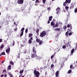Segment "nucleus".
Returning a JSON list of instances; mask_svg holds the SVG:
<instances>
[{"label": "nucleus", "mask_w": 77, "mask_h": 77, "mask_svg": "<svg viewBox=\"0 0 77 77\" xmlns=\"http://www.w3.org/2000/svg\"><path fill=\"white\" fill-rule=\"evenodd\" d=\"M34 74L35 75L36 77H39L40 75V73L38 71H37L35 69L34 71Z\"/></svg>", "instance_id": "nucleus-1"}, {"label": "nucleus", "mask_w": 77, "mask_h": 77, "mask_svg": "<svg viewBox=\"0 0 77 77\" xmlns=\"http://www.w3.org/2000/svg\"><path fill=\"white\" fill-rule=\"evenodd\" d=\"M47 35V33L45 31H43L42 32H41L40 33V36L42 38H43V36H45Z\"/></svg>", "instance_id": "nucleus-2"}, {"label": "nucleus", "mask_w": 77, "mask_h": 77, "mask_svg": "<svg viewBox=\"0 0 77 77\" xmlns=\"http://www.w3.org/2000/svg\"><path fill=\"white\" fill-rule=\"evenodd\" d=\"M71 0H66L65 2L63 3V5L64 6H66L67 3H70Z\"/></svg>", "instance_id": "nucleus-3"}, {"label": "nucleus", "mask_w": 77, "mask_h": 77, "mask_svg": "<svg viewBox=\"0 0 77 77\" xmlns=\"http://www.w3.org/2000/svg\"><path fill=\"white\" fill-rule=\"evenodd\" d=\"M24 2V0H18L17 1V3L18 4L20 5H22Z\"/></svg>", "instance_id": "nucleus-4"}, {"label": "nucleus", "mask_w": 77, "mask_h": 77, "mask_svg": "<svg viewBox=\"0 0 77 77\" xmlns=\"http://www.w3.org/2000/svg\"><path fill=\"white\" fill-rule=\"evenodd\" d=\"M32 52H33V53L36 54V50L35 49V47H33L32 48Z\"/></svg>", "instance_id": "nucleus-5"}, {"label": "nucleus", "mask_w": 77, "mask_h": 77, "mask_svg": "<svg viewBox=\"0 0 77 77\" xmlns=\"http://www.w3.org/2000/svg\"><path fill=\"white\" fill-rule=\"evenodd\" d=\"M56 11H57V12H56V14H58L60 12V8L58 7L56 9Z\"/></svg>", "instance_id": "nucleus-6"}, {"label": "nucleus", "mask_w": 77, "mask_h": 77, "mask_svg": "<svg viewBox=\"0 0 77 77\" xmlns=\"http://www.w3.org/2000/svg\"><path fill=\"white\" fill-rule=\"evenodd\" d=\"M59 71L58 70L56 72L55 74V77H59Z\"/></svg>", "instance_id": "nucleus-7"}, {"label": "nucleus", "mask_w": 77, "mask_h": 77, "mask_svg": "<svg viewBox=\"0 0 77 77\" xmlns=\"http://www.w3.org/2000/svg\"><path fill=\"white\" fill-rule=\"evenodd\" d=\"M36 56V54L33 53V54H31V57L32 58H34V57H35Z\"/></svg>", "instance_id": "nucleus-8"}, {"label": "nucleus", "mask_w": 77, "mask_h": 77, "mask_svg": "<svg viewBox=\"0 0 77 77\" xmlns=\"http://www.w3.org/2000/svg\"><path fill=\"white\" fill-rule=\"evenodd\" d=\"M10 50H11V49L10 48H8L6 50V53H7L8 54H9V52H10Z\"/></svg>", "instance_id": "nucleus-9"}, {"label": "nucleus", "mask_w": 77, "mask_h": 77, "mask_svg": "<svg viewBox=\"0 0 77 77\" xmlns=\"http://www.w3.org/2000/svg\"><path fill=\"white\" fill-rule=\"evenodd\" d=\"M11 67H12V66L11 65L8 66V69H7V71H9V70H11Z\"/></svg>", "instance_id": "nucleus-10"}, {"label": "nucleus", "mask_w": 77, "mask_h": 77, "mask_svg": "<svg viewBox=\"0 0 77 77\" xmlns=\"http://www.w3.org/2000/svg\"><path fill=\"white\" fill-rule=\"evenodd\" d=\"M51 26H54L55 25V23L54 22V21H52L51 23Z\"/></svg>", "instance_id": "nucleus-11"}, {"label": "nucleus", "mask_w": 77, "mask_h": 77, "mask_svg": "<svg viewBox=\"0 0 77 77\" xmlns=\"http://www.w3.org/2000/svg\"><path fill=\"white\" fill-rule=\"evenodd\" d=\"M59 26V24L58 23H56L55 24V26H54V28L57 27H58Z\"/></svg>", "instance_id": "nucleus-12"}, {"label": "nucleus", "mask_w": 77, "mask_h": 77, "mask_svg": "<svg viewBox=\"0 0 77 77\" xmlns=\"http://www.w3.org/2000/svg\"><path fill=\"white\" fill-rule=\"evenodd\" d=\"M55 55H56V54L54 53V54L52 55L51 57V59H53V58L54 57V56H55Z\"/></svg>", "instance_id": "nucleus-13"}, {"label": "nucleus", "mask_w": 77, "mask_h": 77, "mask_svg": "<svg viewBox=\"0 0 77 77\" xmlns=\"http://www.w3.org/2000/svg\"><path fill=\"white\" fill-rule=\"evenodd\" d=\"M49 20L50 21H51L52 20V18H53V16H50L49 17Z\"/></svg>", "instance_id": "nucleus-14"}, {"label": "nucleus", "mask_w": 77, "mask_h": 77, "mask_svg": "<svg viewBox=\"0 0 77 77\" xmlns=\"http://www.w3.org/2000/svg\"><path fill=\"white\" fill-rule=\"evenodd\" d=\"M40 39H38V38H37L36 39V41L37 42H40Z\"/></svg>", "instance_id": "nucleus-15"}, {"label": "nucleus", "mask_w": 77, "mask_h": 77, "mask_svg": "<svg viewBox=\"0 0 77 77\" xmlns=\"http://www.w3.org/2000/svg\"><path fill=\"white\" fill-rule=\"evenodd\" d=\"M54 30H55V31H60V29L57 28L54 29Z\"/></svg>", "instance_id": "nucleus-16"}, {"label": "nucleus", "mask_w": 77, "mask_h": 77, "mask_svg": "<svg viewBox=\"0 0 77 77\" xmlns=\"http://www.w3.org/2000/svg\"><path fill=\"white\" fill-rule=\"evenodd\" d=\"M74 7V5L73 4H72L70 6V9H72Z\"/></svg>", "instance_id": "nucleus-17"}, {"label": "nucleus", "mask_w": 77, "mask_h": 77, "mask_svg": "<svg viewBox=\"0 0 77 77\" xmlns=\"http://www.w3.org/2000/svg\"><path fill=\"white\" fill-rule=\"evenodd\" d=\"M39 42V45H41V44H42L43 42H42V41L40 40V41Z\"/></svg>", "instance_id": "nucleus-18"}, {"label": "nucleus", "mask_w": 77, "mask_h": 77, "mask_svg": "<svg viewBox=\"0 0 77 77\" xmlns=\"http://www.w3.org/2000/svg\"><path fill=\"white\" fill-rule=\"evenodd\" d=\"M33 36V34H31V33H29V38H31V37H32Z\"/></svg>", "instance_id": "nucleus-19"}, {"label": "nucleus", "mask_w": 77, "mask_h": 77, "mask_svg": "<svg viewBox=\"0 0 77 77\" xmlns=\"http://www.w3.org/2000/svg\"><path fill=\"white\" fill-rule=\"evenodd\" d=\"M74 49H72L71 51V54H72H72H73V53H74Z\"/></svg>", "instance_id": "nucleus-20"}, {"label": "nucleus", "mask_w": 77, "mask_h": 77, "mask_svg": "<svg viewBox=\"0 0 77 77\" xmlns=\"http://www.w3.org/2000/svg\"><path fill=\"white\" fill-rule=\"evenodd\" d=\"M23 72H24V70H20L19 73L21 74H22L23 73Z\"/></svg>", "instance_id": "nucleus-21"}, {"label": "nucleus", "mask_w": 77, "mask_h": 77, "mask_svg": "<svg viewBox=\"0 0 77 77\" xmlns=\"http://www.w3.org/2000/svg\"><path fill=\"white\" fill-rule=\"evenodd\" d=\"M72 72V70L71 69L69 70L68 72V74H71V73Z\"/></svg>", "instance_id": "nucleus-22"}, {"label": "nucleus", "mask_w": 77, "mask_h": 77, "mask_svg": "<svg viewBox=\"0 0 77 77\" xmlns=\"http://www.w3.org/2000/svg\"><path fill=\"white\" fill-rule=\"evenodd\" d=\"M39 29H37L36 31V32L37 33V34L39 33Z\"/></svg>", "instance_id": "nucleus-23"}, {"label": "nucleus", "mask_w": 77, "mask_h": 77, "mask_svg": "<svg viewBox=\"0 0 77 77\" xmlns=\"http://www.w3.org/2000/svg\"><path fill=\"white\" fill-rule=\"evenodd\" d=\"M10 63L11 64V65H14V62H13L12 61H10Z\"/></svg>", "instance_id": "nucleus-24"}, {"label": "nucleus", "mask_w": 77, "mask_h": 77, "mask_svg": "<svg viewBox=\"0 0 77 77\" xmlns=\"http://www.w3.org/2000/svg\"><path fill=\"white\" fill-rule=\"evenodd\" d=\"M16 11H17V12H20L21 10H20V9L17 8L16 9Z\"/></svg>", "instance_id": "nucleus-25"}, {"label": "nucleus", "mask_w": 77, "mask_h": 77, "mask_svg": "<svg viewBox=\"0 0 77 77\" xmlns=\"http://www.w3.org/2000/svg\"><path fill=\"white\" fill-rule=\"evenodd\" d=\"M24 32V31H22L21 32V34L20 35V36H22L23 35V32Z\"/></svg>", "instance_id": "nucleus-26"}, {"label": "nucleus", "mask_w": 77, "mask_h": 77, "mask_svg": "<svg viewBox=\"0 0 77 77\" xmlns=\"http://www.w3.org/2000/svg\"><path fill=\"white\" fill-rule=\"evenodd\" d=\"M29 44H32V40H31L30 39H29Z\"/></svg>", "instance_id": "nucleus-27"}, {"label": "nucleus", "mask_w": 77, "mask_h": 77, "mask_svg": "<svg viewBox=\"0 0 77 77\" xmlns=\"http://www.w3.org/2000/svg\"><path fill=\"white\" fill-rule=\"evenodd\" d=\"M68 33H69V31H67V32H66V34L65 35H66V36H68Z\"/></svg>", "instance_id": "nucleus-28"}, {"label": "nucleus", "mask_w": 77, "mask_h": 77, "mask_svg": "<svg viewBox=\"0 0 77 77\" xmlns=\"http://www.w3.org/2000/svg\"><path fill=\"white\" fill-rule=\"evenodd\" d=\"M54 65L52 64H51V68H54Z\"/></svg>", "instance_id": "nucleus-29"}, {"label": "nucleus", "mask_w": 77, "mask_h": 77, "mask_svg": "<svg viewBox=\"0 0 77 77\" xmlns=\"http://www.w3.org/2000/svg\"><path fill=\"white\" fill-rule=\"evenodd\" d=\"M66 10H68V9H69V7L67 6H66L65 8Z\"/></svg>", "instance_id": "nucleus-30"}, {"label": "nucleus", "mask_w": 77, "mask_h": 77, "mask_svg": "<svg viewBox=\"0 0 77 77\" xmlns=\"http://www.w3.org/2000/svg\"><path fill=\"white\" fill-rule=\"evenodd\" d=\"M13 44H12V45L13 47H14V46L15 45V42L14 41H13Z\"/></svg>", "instance_id": "nucleus-31"}, {"label": "nucleus", "mask_w": 77, "mask_h": 77, "mask_svg": "<svg viewBox=\"0 0 77 77\" xmlns=\"http://www.w3.org/2000/svg\"><path fill=\"white\" fill-rule=\"evenodd\" d=\"M1 55H5V52H2L1 53Z\"/></svg>", "instance_id": "nucleus-32"}, {"label": "nucleus", "mask_w": 77, "mask_h": 77, "mask_svg": "<svg viewBox=\"0 0 77 77\" xmlns=\"http://www.w3.org/2000/svg\"><path fill=\"white\" fill-rule=\"evenodd\" d=\"M42 2L43 4H45V2H46V0H42Z\"/></svg>", "instance_id": "nucleus-33"}, {"label": "nucleus", "mask_w": 77, "mask_h": 77, "mask_svg": "<svg viewBox=\"0 0 77 77\" xmlns=\"http://www.w3.org/2000/svg\"><path fill=\"white\" fill-rule=\"evenodd\" d=\"M63 49L66 48V46L65 45H63Z\"/></svg>", "instance_id": "nucleus-34"}, {"label": "nucleus", "mask_w": 77, "mask_h": 77, "mask_svg": "<svg viewBox=\"0 0 77 77\" xmlns=\"http://www.w3.org/2000/svg\"><path fill=\"white\" fill-rule=\"evenodd\" d=\"M28 32V29H26L25 30V33H27Z\"/></svg>", "instance_id": "nucleus-35"}, {"label": "nucleus", "mask_w": 77, "mask_h": 77, "mask_svg": "<svg viewBox=\"0 0 77 77\" xmlns=\"http://www.w3.org/2000/svg\"><path fill=\"white\" fill-rule=\"evenodd\" d=\"M4 47V45H2L1 46L0 48H3Z\"/></svg>", "instance_id": "nucleus-36"}, {"label": "nucleus", "mask_w": 77, "mask_h": 77, "mask_svg": "<svg viewBox=\"0 0 77 77\" xmlns=\"http://www.w3.org/2000/svg\"><path fill=\"white\" fill-rule=\"evenodd\" d=\"M67 28V27L66 26H64V30H66V28Z\"/></svg>", "instance_id": "nucleus-37"}, {"label": "nucleus", "mask_w": 77, "mask_h": 77, "mask_svg": "<svg viewBox=\"0 0 77 77\" xmlns=\"http://www.w3.org/2000/svg\"><path fill=\"white\" fill-rule=\"evenodd\" d=\"M39 3L40 2H39L38 0H36L35 3Z\"/></svg>", "instance_id": "nucleus-38"}, {"label": "nucleus", "mask_w": 77, "mask_h": 77, "mask_svg": "<svg viewBox=\"0 0 77 77\" xmlns=\"http://www.w3.org/2000/svg\"><path fill=\"white\" fill-rule=\"evenodd\" d=\"M2 73L3 74L4 73V72H6V70H4L2 71Z\"/></svg>", "instance_id": "nucleus-39"}, {"label": "nucleus", "mask_w": 77, "mask_h": 77, "mask_svg": "<svg viewBox=\"0 0 77 77\" xmlns=\"http://www.w3.org/2000/svg\"><path fill=\"white\" fill-rule=\"evenodd\" d=\"M74 12L75 13H76V12H77V8H76L75 9Z\"/></svg>", "instance_id": "nucleus-40"}, {"label": "nucleus", "mask_w": 77, "mask_h": 77, "mask_svg": "<svg viewBox=\"0 0 77 77\" xmlns=\"http://www.w3.org/2000/svg\"><path fill=\"white\" fill-rule=\"evenodd\" d=\"M72 67H73L72 65H71L70 66V69H72Z\"/></svg>", "instance_id": "nucleus-41"}, {"label": "nucleus", "mask_w": 77, "mask_h": 77, "mask_svg": "<svg viewBox=\"0 0 77 77\" xmlns=\"http://www.w3.org/2000/svg\"><path fill=\"white\" fill-rule=\"evenodd\" d=\"M71 27H70V30H72V26L71 25Z\"/></svg>", "instance_id": "nucleus-42"}, {"label": "nucleus", "mask_w": 77, "mask_h": 77, "mask_svg": "<svg viewBox=\"0 0 77 77\" xmlns=\"http://www.w3.org/2000/svg\"><path fill=\"white\" fill-rule=\"evenodd\" d=\"M48 11H50V7H49L47 8Z\"/></svg>", "instance_id": "nucleus-43"}, {"label": "nucleus", "mask_w": 77, "mask_h": 77, "mask_svg": "<svg viewBox=\"0 0 77 77\" xmlns=\"http://www.w3.org/2000/svg\"><path fill=\"white\" fill-rule=\"evenodd\" d=\"M23 30H24V28H23L21 29V31H22V32H23V31H24Z\"/></svg>", "instance_id": "nucleus-44"}, {"label": "nucleus", "mask_w": 77, "mask_h": 77, "mask_svg": "<svg viewBox=\"0 0 77 77\" xmlns=\"http://www.w3.org/2000/svg\"><path fill=\"white\" fill-rule=\"evenodd\" d=\"M33 37H31L30 38V40L33 41Z\"/></svg>", "instance_id": "nucleus-45"}, {"label": "nucleus", "mask_w": 77, "mask_h": 77, "mask_svg": "<svg viewBox=\"0 0 77 77\" xmlns=\"http://www.w3.org/2000/svg\"><path fill=\"white\" fill-rule=\"evenodd\" d=\"M3 41V39H0V42H2Z\"/></svg>", "instance_id": "nucleus-46"}, {"label": "nucleus", "mask_w": 77, "mask_h": 77, "mask_svg": "<svg viewBox=\"0 0 77 77\" xmlns=\"http://www.w3.org/2000/svg\"><path fill=\"white\" fill-rule=\"evenodd\" d=\"M14 77V76H13V75L12 74H11L10 77Z\"/></svg>", "instance_id": "nucleus-47"}, {"label": "nucleus", "mask_w": 77, "mask_h": 77, "mask_svg": "<svg viewBox=\"0 0 77 77\" xmlns=\"http://www.w3.org/2000/svg\"><path fill=\"white\" fill-rule=\"evenodd\" d=\"M72 34V33H71V32H69V35H71Z\"/></svg>", "instance_id": "nucleus-48"}, {"label": "nucleus", "mask_w": 77, "mask_h": 77, "mask_svg": "<svg viewBox=\"0 0 77 77\" xmlns=\"http://www.w3.org/2000/svg\"><path fill=\"white\" fill-rule=\"evenodd\" d=\"M38 59H41V57L38 56Z\"/></svg>", "instance_id": "nucleus-49"}, {"label": "nucleus", "mask_w": 77, "mask_h": 77, "mask_svg": "<svg viewBox=\"0 0 77 77\" xmlns=\"http://www.w3.org/2000/svg\"><path fill=\"white\" fill-rule=\"evenodd\" d=\"M3 76H4V75L3 74H2L1 76V77H3Z\"/></svg>", "instance_id": "nucleus-50"}, {"label": "nucleus", "mask_w": 77, "mask_h": 77, "mask_svg": "<svg viewBox=\"0 0 77 77\" xmlns=\"http://www.w3.org/2000/svg\"><path fill=\"white\" fill-rule=\"evenodd\" d=\"M50 23V20H48V24H49Z\"/></svg>", "instance_id": "nucleus-51"}, {"label": "nucleus", "mask_w": 77, "mask_h": 77, "mask_svg": "<svg viewBox=\"0 0 77 77\" xmlns=\"http://www.w3.org/2000/svg\"><path fill=\"white\" fill-rule=\"evenodd\" d=\"M69 24H68L67 26V27L68 28H69Z\"/></svg>", "instance_id": "nucleus-52"}, {"label": "nucleus", "mask_w": 77, "mask_h": 77, "mask_svg": "<svg viewBox=\"0 0 77 77\" xmlns=\"http://www.w3.org/2000/svg\"><path fill=\"white\" fill-rule=\"evenodd\" d=\"M22 74H21L19 75V77H21V76L22 75Z\"/></svg>", "instance_id": "nucleus-53"}, {"label": "nucleus", "mask_w": 77, "mask_h": 77, "mask_svg": "<svg viewBox=\"0 0 77 77\" xmlns=\"http://www.w3.org/2000/svg\"><path fill=\"white\" fill-rule=\"evenodd\" d=\"M17 28H15L14 29V30L15 31H17Z\"/></svg>", "instance_id": "nucleus-54"}, {"label": "nucleus", "mask_w": 77, "mask_h": 77, "mask_svg": "<svg viewBox=\"0 0 77 77\" xmlns=\"http://www.w3.org/2000/svg\"><path fill=\"white\" fill-rule=\"evenodd\" d=\"M54 21H55V20L54 19L52 21H54Z\"/></svg>", "instance_id": "nucleus-55"}, {"label": "nucleus", "mask_w": 77, "mask_h": 77, "mask_svg": "<svg viewBox=\"0 0 77 77\" xmlns=\"http://www.w3.org/2000/svg\"><path fill=\"white\" fill-rule=\"evenodd\" d=\"M17 58H20V56H19L17 57Z\"/></svg>", "instance_id": "nucleus-56"}, {"label": "nucleus", "mask_w": 77, "mask_h": 77, "mask_svg": "<svg viewBox=\"0 0 77 77\" xmlns=\"http://www.w3.org/2000/svg\"><path fill=\"white\" fill-rule=\"evenodd\" d=\"M7 76V75H5V77H6Z\"/></svg>", "instance_id": "nucleus-57"}, {"label": "nucleus", "mask_w": 77, "mask_h": 77, "mask_svg": "<svg viewBox=\"0 0 77 77\" xmlns=\"http://www.w3.org/2000/svg\"><path fill=\"white\" fill-rule=\"evenodd\" d=\"M14 24H16V23H15V22H14Z\"/></svg>", "instance_id": "nucleus-58"}, {"label": "nucleus", "mask_w": 77, "mask_h": 77, "mask_svg": "<svg viewBox=\"0 0 77 77\" xmlns=\"http://www.w3.org/2000/svg\"><path fill=\"white\" fill-rule=\"evenodd\" d=\"M35 38H37H37H37L38 37H37V36H35Z\"/></svg>", "instance_id": "nucleus-59"}, {"label": "nucleus", "mask_w": 77, "mask_h": 77, "mask_svg": "<svg viewBox=\"0 0 77 77\" xmlns=\"http://www.w3.org/2000/svg\"><path fill=\"white\" fill-rule=\"evenodd\" d=\"M64 12H66V10H64Z\"/></svg>", "instance_id": "nucleus-60"}, {"label": "nucleus", "mask_w": 77, "mask_h": 77, "mask_svg": "<svg viewBox=\"0 0 77 77\" xmlns=\"http://www.w3.org/2000/svg\"><path fill=\"white\" fill-rule=\"evenodd\" d=\"M4 61H2V63H4Z\"/></svg>", "instance_id": "nucleus-61"}, {"label": "nucleus", "mask_w": 77, "mask_h": 77, "mask_svg": "<svg viewBox=\"0 0 77 77\" xmlns=\"http://www.w3.org/2000/svg\"><path fill=\"white\" fill-rule=\"evenodd\" d=\"M59 35V34H58L57 36H57H58V35Z\"/></svg>", "instance_id": "nucleus-62"}, {"label": "nucleus", "mask_w": 77, "mask_h": 77, "mask_svg": "<svg viewBox=\"0 0 77 77\" xmlns=\"http://www.w3.org/2000/svg\"><path fill=\"white\" fill-rule=\"evenodd\" d=\"M75 67H76L77 66V65H75Z\"/></svg>", "instance_id": "nucleus-63"}, {"label": "nucleus", "mask_w": 77, "mask_h": 77, "mask_svg": "<svg viewBox=\"0 0 77 77\" xmlns=\"http://www.w3.org/2000/svg\"><path fill=\"white\" fill-rule=\"evenodd\" d=\"M21 77H24V76H23Z\"/></svg>", "instance_id": "nucleus-64"}]
</instances>
